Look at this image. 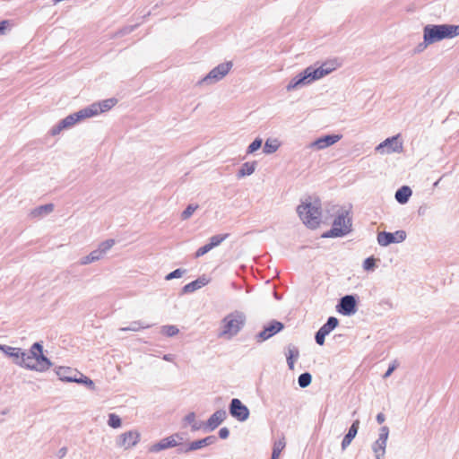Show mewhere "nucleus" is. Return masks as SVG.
<instances>
[{"mask_svg":"<svg viewBox=\"0 0 459 459\" xmlns=\"http://www.w3.org/2000/svg\"><path fill=\"white\" fill-rule=\"evenodd\" d=\"M17 363L38 371L47 370L50 367L49 360L43 355L42 346L38 342L32 345L29 352H22V358Z\"/></svg>","mask_w":459,"mask_h":459,"instance_id":"nucleus-1","label":"nucleus"},{"mask_svg":"<svg viewBox=\"0 0 459 459\" xmlns=\"http://www.w3.org/2000/svg\"><path fill=\"white\" fill-rule=\"evenodd\" d=\"M298 213L304 224L316 229L321 222V204L318 200H306L298 206Z\"/></svg>","mask_w":459,"mask_h":459,"instance_id":"nucleus-2","label":"nucleus"},{"mask_svg":"<svg viewBox=\"0 0 459 459\" xmlns=\"http://www.w3.org/2000/svg\"><path fill=\"white\" fill-rule=\"evenodd\" d=\"M458 35L459 25H429L424 29V40L427 44H431L444 39H451Z\"/></svg>","mask_w":459,"mask_h":459,"instance_id":"nucleus-3","label":"nucleus"},{"mask_svg":"<svg viewBox=\"0 0 459 459\" xmlns=\"http://www.w3.org/2000/svg\"><path fill=\"white\" fill-rule=\"evenodd\" d=\"M245 324V316L240 312L229 314L222 320L221 335L232 337L236 335Z\"/></svg>","mask_w":459,"mask_h":459,"instance_id":"nucleus-4","label":"nucleus"},{"mask_svg":"<svg viewBox=\"0 0 459 459\" xmlns=\"http://www.w3.org/2000/svg\"><path fill=\"white\" fill-rule=\"evenodd\" d=\"M324 76L325 74H323V70L321 69V67H318L316 69L307 67L299 77H296L289 83V85L287 86V90H293L300 84L309 83Z\"/></svg>","mask_w":459,"mask_h":459,"instance_id":"nucleus-5","label":"nucleus"},{"mask_svg":"<svg viewBox=\"0 0 459 459\" xmlns=\"http://www.w3.org/2000/svg\"><path fill=\"white\" fill-rule=\"evenodd\" d=\"M351 220L347 217V215L340 214L338 215L333 223V228L326 233L323 235L325 238H335L342 237L351 230Z\"/></svg>","mask_w":459,"mask_h":459,"instance_id":"nucleus-6","label":"nucleus"},{"mask_svg":"<svg viewBox=\"0 0 459 459\" xmlns=\"http://www.w3.org/2000/svg\"><path fill=\"white\" fill-rule=\"evenodd\" d=\"M117 100L116 99H108L104 100L100 102H95L91 104L90 107L85 108L86 116L89 117L97 116L99 114L104 113L109 109H111L116 104Z\"/></svg>","mask_w":459,"mask_h":459,"instance_id":"nucleus-7","label":"nucleus"},{"mask_svg":"<svg viewBox=\"0 0 459 459\" xmlns=\"http://www.w3.org/2000/svg\"><path fill=\"white\" fill-rule=\"evenodd\" d=\"M182 441L183 437L179 434H174L152 445L149 448V451L152 453H157L167 448L178 446L182 444Z\"/></svg>","mask_w":459,"mask_h":459,"instance_id":"nucleus-8","label":"nucleus"},{"mask_svg":"<svg viewBox=\"0 0 459 459\" xmlns=\"http://www.w3.org/2000/svg\"><path fill=\"white\" fill-rule=\"evenodd\" d=\"M406 238V233L403 230H397L394 233L380 232L377 235V241L381 246H387L392 243H400Z\"/></svg>","mask_w":459,"mask_h":459,"instance_id":"nucleus-9","label":"nucleus"},{"mask_svg":"<svg viewBox=\"0 0 459 459\" xmlns=\"http://www.w3.org/2000/svg\"><path fill=\"white\" fill-rule=\"evenodd\" d=\"M389 429L387 427H382L377 440L373 445V450L377 459H383L385 453V446L388 438Z\"/></svg>","mask_w":459,"mask_h":459,"instance_id":"nucleus-10","label":"nucleus"},{"mask_svg":"<svg viewBox=\"0 0 459 459\" xmlns=\"http://www.w3.org/2000/svg\"><path fill=\"white\" fill-rule=\"evenodd\" d=\"M140 441V433L136 430H130L120 435L118 446L124 449H130Z\"/></svg>","mask_w":459,"mask_h":459,"instance_id":"nucleus-11","label":"nucleus"},{"mask_svg":"<svg viewBox=\"0 0 459 459\" xmlns=\"http://www.w3.org/2000/svg\"><path fill=\"white\" fill-rule=\"evenodd\" d=\"M385 149H386L385 152L387 153L401 152L403 151V143L399 140V136L388 138L377 147V150L382 152H385Z\"/></svg>","mask_w":459,"mask_h":459,"instance_id":"nucleus-12","label":"nucleus"},{"mask_svg":"<svg viewBox=\"0 0 459 459\" xmlns=\"http://www.w3.org/2000/svg\"><path fill=\"white\" fill-rule=\"evenodd\" d=\"M230 411L234 418L240 421L246 420L249 415L247 406L236 398L231 401Z\"/></svg>","mask_w":459,"mask_h":459,"instance_id":"nucleus-13","label":"nucleus"},{"mask_svg":"<svg viewBox=\"0 0 459 459\" xmlns=\"http://www.w3.org/2000/svg\"><path fill=\"white\" fill-rule=\"evenodd\" d=\"M231 67V62L220 64L207 74L204 81H220L230 71Z\"/></svg>","mask_w":459,"mask_h":459,"instance_id":"nucleus-14","label":"nucleus"},{"mask_svg":"<svg viewBox=\"0 0 459 459\" xmlns=\"http://www.w3.org/2000/svg\"><path fill=\"white\" fill-rule=\"evenodd\" d=\"M283 329V325L278 321H273L266 325L258 334V341H265Z\"/></svg>","mask_w":459,"mask_h":459,"instance_id":"nucleus-15","label":"nucleus"},{"mask_svg":"<svg viewBox=\"0 0 459 459\" xmlns=\"http://www.w3.org/2000/svg\"><path fill=\"white\" fill-rule=\"evenodd\" d=\"M85 118H89V116H86L85 108H83L74 114L69 115L68 117L64 118L60 122L61 128L65 129V128L70 127V126L75 125L80 120L85 119Z\"/></svg>","mask_w":459,"mask_h":459,"instance_id":"nucleus-16","label":"nucleus"},{"mask_svg":"<svg viewBox=\"0 0 459 459\" xmlns=\"http://www.w3.org/2000/svg\"><path fill=\"white\" fill-rule=\"evenodd\" d=\"M80 372L69 367H59L56 374L63 381L75 382Z\"/></svg>","mask_w":459,"mask_h":459,"instance_id":"nucleus-17","label":"nucleus"},{"mask_svg":"<svg viewBox=\"0 0 459 459\" xmlns=\"http://www.w3.org/2000/svg\"><path fill=\"white\" fill-rule=\"evenodd\" d=\"M226 418L225 411H215L207 420L205 426L213 430L215 429Z\"/></svg>","mask_w":459,"mask_h":459,"instance_id":"nucleus-18","label":"nucleus"},{"mask_svg":"<svg viewBox=\"0 0 459 459\" xmlns=\"http://www.w3.org/2000/svg\"><path fill=\"white\" fill-rule=\"evenodd\" d=\"M216 437L214 436H209L203 439L192 442L187 447L184 449L185 453H188L190 451L200 449L204 446L212 445L215 442Z\"/></svg>","mask_w":459,"mask_h":459,"instance_id":"nucleus-19","label":"nucleus"},{"mask_svg":"<svg viewBox=\"0 0 459 459\" xmlns=\"http://www.w3.org/2000/svg\"><path fill=\"white\" fill-rule=\"evenodd\" d=\"M340 139L341 136L337 134L325 135L314 142L313 145L320 150L333 145V143H337Z\"/></svg>","mask_w":459,"mask_h":459,"instance_id":"nucleus-20","label":"nucleus"},{"mask_svg":"<svg viewBox=\"0 0 459 459\" xmlns=\"http://www.w3.org/2000/svg\"><path fill=\"white\" fill-rule=\"evenodd\" d=\"M340 306L344 314L350 315L355 312L356 300L352 296L348 295L341 299Z\"/></svg>","mask_w":459,"mask_h":459,"instance_id":"nucleus-21","label":"nucleus"},{"mask_svg":"<svg viewBox=\"0 0 459 459\" xmlns=\"http://www.w3.org/2000/svg\"><path fill=\"white\" fill-rule=\"evenodd\" d=\"M359 420H356L352 425L351 426L348 433L343 437L342 442V448L345 449L352 441V439L356 437L358 429H359Z\"/></svg>","mask_w":459,"mask_h":459,"instance_id":"nucleus-22","label":"nucleus"},{"mask_svg":"<svg viewBox=\"0 0 459 459\" xmlns=\"http://www.w3.org/2000/svg\"><path fill=\"white\" fill-rule=\"evenodd\" d=\"M411 195V190L409 186H402L400 189L397 190L395 193V199L400 204H405L407 203L409 197Z\"/></svg>","mask_w":459,"mask_h":459,"instance_id":"nucleus-23","label":"nucleus"},{"mask_svg":"<svg viewBox=\"0 0 459 459\" xmlns=\"http://www.w3.org/2000/svg\"><path fill=\"white\" fill-rule=\"evenodd\" d=\"M0 350L4 351L8 356L14 358L16 362L19 361L22 358V351L19 348L0 345Z\"/></svg>","mask_w":459,"mask_h":459,"instance_id":"nucleus-24","label":"nucleus"},{"mask_svg":"<svg viewBox=\"0 0 459 459\" xmlns=\"http://www.w3.org/2000/svg\"><path fill=\"white\" fill-rule=\"evenodd\" d=\"M286 443L284 437L277 440L273 444L272 459H279L281 451L285 448Z\"/></svg>","mask_w":459,"mask_h":459,"instance_id":"nucleus-25","label":"nucleus"},{"mask_svg":"<svg viewBox=\"0 0 459 459\" xmlns=\"http://www.w3.org/2000/svg\"><path fill=\"white\" fill-rule=\"evenodd\" d=\"M299 350L295 347L289 348L287 354V363L290 369H294V362L299 358Z\"/></svg>","mask_w":459,"mask_h":459,"instance_id":"nucleus-26","label":"nucleus"},{"mask_svg":"<svg viewBox=\"0 0 459 459\" xmlns=\"http://www.w3.org/2000/svg\"><path fill=\"white\" fill-rule=\"evenodd\" d=\"M339 66L340 64L338 63V61L336 59H333L325 62L320 67L323 70V74L326 75L331 72L334 71L335 69H337V67Z\"/></svg>","mask_w":459,"mask_h":459,"instance_id":"nucleus-27","label":"nucleus"},{"mask_svg":"<svg viewBox=\"0 0 459 459\" xmlns=\"http://www.w3.org/2000/svg\"><path fill=\"white\" fill-rule=\"evenodd\" d=\"M338 323L339 321L336 317L331 316L320 330L327 335L338 325Z\"/></svg>","mask_w":459,"mask_h":459,"instance_id":"nucleus-28","label":"nucleus"},{"mask_svg":"<svg viewBox=\"0 0 459 459\" xmlns=\"http://www.w3.org/2000/svg\"><path fill=\"white\" fill-rule=\"evenodd\" d=\"M279 146L280 144L277 140L268 139L264 143V152L265 153H273L277 151Z\"/></svg>","mask_w":459,"mask_h":459,"instance_id":"nucleus-29","label":"nucleus"},{"mask_svg":"<svg viewBox=\"0 0 459 459\" xmlns=\"http://www.w3.org/2000/svg\"><path fill=\"white\" fill-rule=\"evenodd\" d=\"M255 169V164L254 162L250 163V162H246L242 165L239 172H238V176L239 177H244V176H248V175H251Z\"/></svg>","mask_w":459,"mask_h":459,"instance_id":"nucleus-30","label":"nucleus"},{"mask_svg":"<svg viewBox=\"0 0 459 459\" xmlns=\"http://www.w3.org/2000/svg\"><path fill=\"white\" fill-rule=\"evenodd\" d=\"M102 256L103 255L101 254V251H99L98 249L94 250L82 259V264H87L92 263L94 261L100 259Z\"/></svg>","mask_w":459,"mask_h":459,"instance_id":"nucleus-31","label":"nucleus"},{"mask_svg":"<svg viewBox=\"0 0 459 459\" xmlns=\"http://www.w3.org/2000/svg\"><path fill=\"white\" fill-rule=\"evenodd\" d=\"M54 209V205L49 204H46V205H42L35 210L32 211L31 214L34 216V217H39L40 216L42 213H47V212H51Z\"/></svg>","mask_w":459,"mask_h":459,"instance_id":"nucleus-32","label":"nucleus"},{"mask_svg":"<svg viewBox=\"0 0 459 459\" xmlns=\"http://www.w3.org/2000/svg\"><path fill=\"white\" fill-rule=\"evenodd\" d=\"M75 382L84 384L91 389L95 388L93 381L91 379H90L89 377H87L86 376L82 375V373H79V375L77 377V381H75Z\"/></svg>","mask_w":459,"mask_h":459,"instance_id":"nucleus-33","label":"nucleus"},{"mask_svg":"<svg viewBox=\"0 0 459 459\" xmlns=\"http://www.w3.org/2000/svg\"><path fill=\"white\" fill-rule=\"evenodd\" d=\"M161 333L166 336L171 337L178 334V329L175 325H165L162 327Z\"/></svg>","mask_w":459,"mask_h":459,"instance_id":"nucleus-34","label":"nucleus"},{"mask_svg":"<svg viewBox=\"0 0 459 459\" xmlns=\"http://www.w3.org/2000/svg\"><path fill=\"white\" fill-rule=\"evenodd\" d=\"M311 375L309 373H303L299 377V385L301 387H306L311 383Z\"/></svg>","mask_w":459,"mask_h":459,"instance_id":"nucleus-35","label":"nucleus"},{"mask_svg":"<svg viewBox=\"0 0 459 459\" xmlns=\"http://www.w3.org/2000/svg\"><path fill=\"white\" fill-rule=\"evenodd\" d=\"M108 425L114 429L119 428L121 426L120 418L114 413L109 414Z\"/></svg>","mask_w":459,"mask_h":459,"instance_id":"nucleus-36","label":"nucleus"},{"mask_svg":"<svg viewBox=\"0 0 459 459\" xmlns=\"http://www.w3.org/2000/svg\"><path fill=\"white\" fill-rule=\"evenodd\" d=\"M114 243L115 241L113 239L106 240L100 245L98 250L101 251V254L104 255L108 250H109L113 247Z\"/></svg>","mask_w":459,"mask_h":459,"instance_id":"nucleus-37","label":"nucleus"},{"mask_svg":"<svg viewBox=\"0 0 459 459\" xmlns=\"http://www.w3.org/2000/svg\"><path fill=\"white\" fill-rule=\"evenodd\" d=\"M226 237H227V235H224V236H220V235L213 236L210 239V245L213 248V247L219 246L226 238Z\"/></svg>","mask_w":459,"mask_h":459,"instance_id":"nucleus-38","label":"nucleus"},{"mask_svg":"<svg viewBox=\"0 0 459 459\" xmlns=\"http://www.w3.org/2000/svg\"><path fill=\"white\" fill-rule=\"evenodd\" d=\"M212 249V246L210 245V243H208L197 249V251L195 253V257H200V256L205 255L207 252H209Z\"/></svg>","mask_w":459,"mask_h":459,"instance_id":"nucleus-39","label":"nucleus"},{"mask_svg":"<svg viewBox=\"0 0 459 459\" xmlns=\"http://www.w3.org/2000/svg\"><path fill=\"white\" fill-rule=\"evenodd\" d=\"M196 208L197 206L188 205L186 209L182 212V218L184 220L188 219L194 213Z\"/></svg>","mask_w":459,"mask_h":459,"instance_id":"nucleus-40","label":"nucleus"},{"mask_svg":"<svg viewBox=\"0 0 459 459\" xmlns=\"http://www.w3.org/2000/svg\"><path fill=\"white\" fill-rule=\"evenodd\" d=\"M262 145V140L260 139H255L248 147V152H255L256 150H258Z\"/></svg>","mask_w":459,"mask_h":459,"instance_id":"nucleus-41","label":"nucleus"},{"mask_svg":"<svg viewBox=\"0 0 459 459\" xmlns=\"http://www.w3.org/2000/svg\"><path fill=\"white\" fill-rule=\"evenodd\" d=\"M375 266V259L373 257H368L364 261L363 267L365 270H371Z\"/></svg>","mask_w":459,"mask_h":459,"instance_id":"nucleus-42","label":"nucleus"},{"mask_svg":"<svg viewBox=\"0 0 459 459\" xmlns=\"http://www.w3.org/2000/svg\"><path fill=\"white\" fill-rule=\"evenodd\" d=\"M326 334L325 333H323L320 329L318 330V332L316 333V342L319 344V345H323L325 343V338Z\"/></svg>","mask_w":459,"mask_h":459,"instance_id":"nucleus-43","label":"nucleus"},{"mask_svg":"<svg viewBox=\"0 0 459 459\" xmlns=\"http://www.w3.org/2000/svg\"><path fill=\"white\" fill-rule=\"evenodd\" d=\"M182 276V271L180 269H177L173 272H171L170 273H169L167 276H166V280H171V279H174V278H179Z\"/></svg>","mask_w":459,"mask_h":459,"instance_id":"nucleus-44","label":"nucleus"},{"mask_svg":"<svg viewBox=\"0 0 459 459\" xmlns=\"http://www.w3.org/2000/svg\"><path fill=\"white\" fill-rule=\"evenodd\" d=\"M198 287H199L198 281H193L189 284H186L184 289L186 291H193Z\"/></svg>","mask_w":459,"mask_h":459,"instance_id":"nucleus-45","label":"nucleus"},{"mask_svg":"<svg viewBox=\"0 0 459 459\" xmlns=\"http://www.w3.org/2000/svg\"><path fill=\"white\" fill-rule=\"evenodd\" d=\"M398 366V363L396 361H394L390 367L389 368L387 369V371L385 372V374L384 375V377H388L392 373L393 371L396 368V367Z\"/></svg>","mask_w":459,"mask_h":459,"instance_id":"nucleus-46","label":"nucleus"},{"mask_svg":"<svg viewBox=\"0 0 459 459\" xmlns=\"http://www.w3.org/2000/svg\"><path fill=\"white\" fill-rule=\"evenodd\" d=\"M230 431L227 428H222L219 431V436L221 438L225 439L229 437Z\"/></svg>","mask_w":459,"mask_h":459,"instance_id":"nucleus-47","label":"nucleus"},{"mask_svg":"<svg viewBox=\"0 0 459 459\" xmlns=\"http://www.w3.org/2000/svg\"><path fill=\"white\" fill-rule=\"evenodd\" d=\"M9 22L8 21H2L0 22V34L4 33V30L8 26Z\"/></svg>","mask_w":459,"mask_h":459,"instance_id":"nucleus-48","label":"nucleus"},{"mask_svg":"<svg viewBox=\"0 0 459 459\" xmlns=\"http://www.w3.org/2000/svg\"><path fill=\"white\" fill-rule=\"evenodd\" d=\"M195 420V415L194 412H191L186 416V420L189 423H193Z\"/></svg>","mask_w":459,"mask_h":459,"instance_id":"nucleus-49","label":"nucleus"},{"mask_svg":"<svg viewBox=\"0 0 459 459\" xmlns=\"http://www.w3.org/2000/svg\"><path fill=\"white\" fill-rule=\"evenodd\" d=\"M377 420L379 424H382L385 420V415L383 413H378L377 415Z\"/></svg>","mask_w":459,"mask_h":459,"instance_id":"nucleus-50","label":"nucleus"},{"mask_svg":"<svg viewBox=\"0 0 459 459\" xmlns=\"http://www.w3.org/2000/svg\"><path fill=\"white\" fill-rule=\"evenodd\" d=\"M63 129H64V128H61V124L59 123V125H58L56 127H55V128H53V129H52V134H59Z\"/></svg>","mask_w":459,"mask_h":459,"instance_id":"nucleus-51","label":"nucleus"},{"mask_svg":"<svg viewBox=\"0 0 459 459\" xmlns=\"http://www.w3.org/2000/svg\"><path fill=\"white\" fill-rule=\"evenodd\" d=\"M123 330H132V331H136L137 328L135 327H132V328H124Z\"/></svg>","mask_w":459,"mask_h":459,"instance_id":"nucleus-52","label":"nucleus"},{"mask_svg":"<svg viewBox=\"0 0 459 459\" xmlns=\"http://www.w3.org/2000/svg\"><path fill=\"white\" fill-rule=\"evenodd\" d=\"M200 429V427H198V426H195V425H194V426H193V429H194V430H197V429Z\"/></svg>","mask_w":459,"mask_h":459,"instance_id":"nucleus-53","label":"nucleus"}]
</instances>
